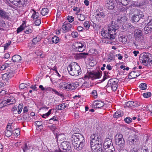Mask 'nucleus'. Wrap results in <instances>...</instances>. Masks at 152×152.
Listing matches in <instances>:
<instances>
[{"instance_id": "nucleus-1", "label": "nucleus", "mask_w": 152, "mask_h": 152, "mask_svg": "<svg viewBox=\"0 0 152 152\" xmlns=\"http://www.w3.org/2000/svg\"><path fill=\"white\" fill-rule=\"evenodd\" d=\"M118 28V25L112 22L111 25L108 26L107 30L102 31V35L106 39L110 40L114 39L115 37L116 31Z\"/></svg>"}, {"instance_id": "nucleus-2", "label": "nucleus", "mask_w": 152, "mask_h": 152, "mask_svg": "<svg viewBox=\"0 0 152 152\" xmlns=\"http://www.w3.org/2000/svg\"><path fill=\"white\" fill-rule=\"evenodd\" d=\"M67 69L69 74L72 76H76L81 73L80 67L75 62L72 63L69 65Z\"/></svg>"}, {"instance_id": "nucleus-3", "label": "nucleus", "mask_w": 152, "mask_h": 152, "mask_svg": "<svg viewBox=\"0 0 152 152\" xmlns=\"http://www.w3.org/2000/svg\"><path fill=\"white\" fill-rule=\"evenodd\" d=\"M152 58L149 54L145 53L141 54L139 57V60L141 63L148 67L152 68Z\"/></svg>"}, {"instance_id": "nucleus-4", "label": "nucleus", "mask_w": 152, "mask_h": 152, "mask_svg": "<svg viewBox=\"0 0 152 152\" xmlns=\"http://www.w3.org/2000/svg\"><path fill=\"white\" fill-rule=\"evenodd\" d=\"M101 74L102 72L101 71L90 72L85 75L84 78L86 79L91 78L92 80L99 78L101 76Z\"/></svg>"}, {"instance_id": "nucleus-5", "label": "nucleus", "mask_w": 152, "mask_h": 152, "mask_svg": "<svg viewBox=\"0 0 152 152\" xmlns=\"http://www.w3.org/2000/svg\"><path fill=\"white\" fill-rule=\"evenodd\" d=\"M118 82V80L114 78L110 79L108 82L106 87L109 88H111L113 91L117 89Z\"/></svg>"}, {"instance_id": "nucleus-6", "label": "nucleus", "mask_w": 152, "mask_h": 152, "mask_svg": "<svg viewBox=\"0 0 152 152\" xmlns=\"http://www.w3.org/2000/svg\"><path fill=\"white\" fill-rule=\"evenodd\" d=\"M127 142L131 145H137L139 143V138L137 135H132L130 136L128 138Z\"/></svg>"}, {"instance_id": "nucleus-7", "label": "nucleus", "mask_w": 152, "mask_h": 152, "mask_svg": "<svg viewBox=\"0 0 152 152\" xmlns=\"http://www.w3.org/2000/svg\"><path fill=\"white\" fill-rule=\"evenodd\" d=\"M15 102V99L13 96H11L7 100L2 101L0 103V108H2L3 107L7 105H10Z\"/></svg>"}, {"instance_id": "nucleus-8", "label": "nucleus", "mask_w": 152, "mask_h": 152, "mask_svg": "<svg viewBox=\"0 0 152 152\" xmlns=\"http://www.w3.org/2000/svg\"><path fill=\"white\" fill-rule=\"evenodd\" d=\"M102 142H97L94 145L91 143V149L93 152H103L104 149H102Z\"/></svg>"}, {"instance_id": "nucleus-9", "label": "nucleus", "mask_w": 152, "mask_h": 152, "mask_svg": "<svg viewBox=\"0 0 152 152\" xmlns=\"http://www.w3.org/2000/svg\"><path fill=\"white\" fill-rule=\"evenodd\" d=\"M90 144L92 143L93 144L95 143V142H102V140L100 134L96 133H94L91 135L90 137Z\"/></svg>"}, {"instance_id": "nucleus-10", "label": "nucleus", "mask_w": 152, "mask_h": 152, "mask_svg": "<svg viewBox=\"0 0 152 152\" xmlns=\"http://www.w3.org/2000/svg\"><path fill=\"white\" fill-rule=\"evenodd\" d=\"M78 83H67L64 88V89L69 91L75 89L78 86Z\"/></svg>"}, {"instance_id": "nucleus-11", "label": "nucleus", "mask_w": 152, "mask_h": 152, "mask_svg": "<svg viewBox=\"0 0 152 152\" xmlns=\"http://www.w3.org/2000/svg\"><path fill=\"white\" fill-rule=\"evenodd\" d=\"M72 142L74 141L84 140V138L80 134L78 133H75L72 135L71 138Z\"/></svg>"}, {"instance_id": "nucleus-12", "label": "nucleus", "mask_w": 152, "mask_h": 152, "mask_svg": "<svg viewBox=\"0 0 152 152\" xmlns=\"http://www.w3.org/2000/svg\"><path fill=\"white\" fill-rule=\"evenodd\" d=\"M61 148L66 150L65 152H72L70 146V144L68 142H63L61 144Z\"/></svg>"}, {"instance_id": "nucleus-13", "label": "nucleus", "mask_w": 152, "mask_h": 152, "mask_svg": "<svg viewBox=\"0 0 152 152\" xmlns=\"http://www.w3.org/2000/svg\"><path fill=\"white\" fill-rule=\"evenodd\" d=\"M104 148H114L112 144V140L109 138L105 139L103 144Z\"/></svg>"}, {"instance_id": "nucleus-14", "label": "nucleus", "mask_w": 152, "mask_h": 152, "mask_svg": "<svg viewBox=\"0 0 152 152\" xmlns=\"http://www.w3.org/2000/svg\"><path fill=\"white\" fill-rule=\"evenodd\" d=\"M134 36L136 40L138 41H140L143 39L142 32L140 30L137 29L135 30Z\"/></svg>"}, {"instance_id": "nucleus-15", "label": "nucleus", "mask_w": 152, "mask_h": 152, "mask_svg": "<svg viewBox=\"0 0 152 152\" xmlns=\"http://www.w3.org/2000/svg\"><path fill=\"white\" fill-rule=\"evenodd\" d=\"M75 48L79 52H82L85 49V47L82 43L80 42L75 43L74 44Z\"/></svg>"}, {"instance_id": "nucleus-16", "label": "nucleus", "mask_w": 152, "mask_h": 152, "mask_svg": "<svg viewBox=\"0 0 152 152\" xmlns=\"http://www.w3.org/2000/svg\"><path fill=\"white\" fill-rule=\"evenodd\" d=\"M126 105L128 107L133 108L139 106L140 105V104L137 102L131 101L127 102L126 103Z\"/></svg>"}, {"instance_id": "nucleus-17", "label": "nucleus", "mask_w": 152, "mask_h": 152, "mask_svg": "<svg viewBox=\"0 0 152 152\" xmlns=\"http://www.w3.org/2000/svg\"><path fill=\"white\" fill-rule=\"evenodd\" d=\"M105 6L108 9L112 10L114 9L115 5L113 0H106Z\"/></svg>"}, {"instance_id": "nucleus-18", "label": "nucleus", "mask_w": 152, "mask_h": 152, "mask_svg": "<svg viewBox=\"0 0 152 152\" xmlns=\"http://www.w3.org/2000/svg\"><path fill=\"white\" fill-rule=\"evenodd\" d=\"M72 27V25L69 23H67L64 22V25L62 26V28L63 31L64 33H65L67 31L71 30Z\"/></svg>"}, {"instance_id": "nucleus-19", "label": "nucleus", "mask_w": 152, "mask_h": 152, "mask_svg": "<svg viewBox=\"0 0 152 152\" xmlns=\"http://www.w3.org/2000/svg\"><path fill=\"white\" fill-rule=\"evenodd\" d=\"M13 4L18 7L22 6L23 4V0H9Z\"/></svg>"}, {"instance_id": "nucleus-20", "label": "nucleus", "mask_w": 152, "mask_h": 152, "mask_svg": "<svg viewBox=\"0 0 152 152\" xmlns=\"http://www.w3.org/2000/svg\"><path fill=\"white\" fill-rule=\"evenodd\" d=\"M82 140L80 142V141H74L72 142V145H73L75 149H77L79 148H82L83 146V143Z\"/></svg>"}, {"instance_id": "nucleus-21", "label": "nucleus", "mask_w": 152, "mask_h": 152, "mask_svg": "<svg viewBox=\"0 0 152 152\" xmlns=\"http://www.w3.org/2000/svg\"><path fill=\"white\" fill-rule=\"evenodd\" d=\"M88 56V53H81L75 55V58L77 59L85 58Z\"/></svg>"}, {"instance_id": "nucleus-22", "label": "nucleus", "mask_w": 152, "mask_h": 152, "mask_svg": "<svg viewBox=\"0 0 152 152\" xmlns=\"http://www.w3.org/2000/svg\"><path fill=\"white\" fill-rule=\"evenodd\" d=\"M105 15L103 12L98 13L95 16L96 19L98 21H101L105 17Z\"/></svg>"}, {"instance_id": "nucleus-23", "label": "nucleus", "mask_w": 152, "mask_h": 152, "mask_svg": "<svg viewBox=\"0 0 152 152\" xmlns=\"http://www.w3.org/2000/svg\"><path fill=\"white\" fill-rule=\"evenodd\" d=\"M76 15L77 18L79 21H84L86 18V15L84 13H81L77 14Z\"/></svg>"}, {"instance_id": "nucleus-24", "label": "nucleus", "mask_w": 152, "mask_h": 152, "mask_svg": "<svg viewBox=\"0 0 152 152\" xmlns=\"http://www.w3.org/2000/svg\"><path fill=\"white\" fill-rule=\"evenodd\" d=\"M0 17L7 19H8L9 17L7 13L4 11L0 9Z\"/></svg>"}, {"instance_id": "nucleus-25", "label": "nucleus", "mask_w": 152, "mask_h": 152, "mask_svg": "<svg viewBox=\"0 0 152 152\" xmlns=\"http://www.w3.org/2000/svg\"><path fill=\"white\" fill-rule=\"evenodd\" d=\"M21 59V57L18 55H16L13 56L12 58V60L13 62H18L20 61Z\"/></svg>"}, {"instance_id": "nucleus-26", "label": "nucleus", "mask_w": 152, "mask_h": 152, "mask_svg": "<svg viewBox=\"0 0 152 152\" xmlns=\"http://www.w3.org/2000/svg\"><path fill=\"white\" fill-rule=\"evenodd\" d=\"M115 142L116 144L118 145H121L124 144V141L123 138H115Z\"/></svg>"}, {"instance_id": "nucleus-27", "label": "nucleus", "mask_w": 152, "mask_h": 152, "mask_svg": "<svg viewBox=\"0 0 152 152\" xmlns=\"http://www.w3.org/2000/svg\"><path fill=\"white\" fill-rule=\"evenodd\" d=\"M141 15L139 14H137V15L135 14L132 17V19L133 21L135 22H137L140 19V18L141 17Z\"/></svg>"}, {"instance_id": "nucleus-28", "label": "nucleus", "mask_w": 152, "mask_h": 152, "mask_svg": "<svg viewBox=\"0 0 152 152\" xmlns=\"http://www.w3.org/2000/svg\"><path fill=\"white\" fill-rule=\"evenodd\" d=\"M24 32L27 34L31 33L33 31L32 28L29 26H25L24 28Z\"/></svg>"}, {"instance_id": "nucleus-29", "label": "nucleus", "mask_w": 152, "mask_h": 152, "mask_svg": "<svg viewBox=\"0 0 152 152\" xmlns=\"http://www.w3.org/2000/svg\"><path fill=\"white\" fill-rule=\"evenodd\" d=\"M152 30V27H150L147 25L144 28V31L145 34H147Z\"/></svg>"}, {"instance_id": "nucleus-30", "label": "nucleus", "mask_w": 152, "mask_h": 152, "mask_svg": "<svg viewBox=\"0 0 152 152\" xmlns=\"http://www.w3.org/2000/svg\"><path fill=\"white\" fill-rule=\"evenodd\" d=\"M104 105V103L103 102L101 101H98L95 103L94 106H96V108H99L103 107Z\"/></svg>"}, {"instance_id": "nucleus-31", "label": "nucleus", "mask_w": 152, "mask_h": 152, "mask_svg": "<svg viewBox=\"0 0 152 152\" xmlns=\"http://www.w3.org/2000/svg\"><path fill=\"white\" fill-rule=\"evenodd\" d=\"M127 20V18L124 16L120 17V18H118L117 19L118 22L120 23H124Z\"/></svg>"}, {"instance_id": "nucleus-32", "label": "nucleus", "mask_w": 152, "mask_h": 152, "mask_svg": "<svg viewBox=\"0 0 152 152\" xmlns=\"http://www.w3.org/2000/svg\"><path fill=\"white\" fill-rule=\"evenodd\" d=\"M25 26V23H22V24L20 26V27L18 28L17 30V33H18L23 30H24V28Z\"/></svg>"}, {"instance_id": "nucleus-33", "label": "nucleus", "mask_w": 152, "mask_h": 152, "mask_svg": "<svg viewBox=\"0 0 152 152\" xmlns=\"http://www.w3.org/2000/svg\"><path fill=\"white\" fill-rule=\"evenodd\" d=\"M122 112L120 111H118L114 114V117L115 118L120 117L122 116Z\"/></svg>"}, {"instance_id": "nucleus-34", "label": "nucleus", "mask_w": 152, "mask_h": 152, "mask_svg": "<svg viewBox=\"0 0 152 152\" xmlns=\"http://www.w3.org/2000/svg\"><path fill=\"white\" fill-rule=\"evenodd\" d=\"M59 39L58 37L55 36L52 38V41L53 43L57 44L59 42Z\"/></svg>"}, {"instance_id": "nucleus-35", "label": "nucleus", "mask_w": 152, "mask_h": 152, "mask_svg": "<svg viewBox=\"0 0 152 152\" xmlns=\"http://www.w3.org/2000/svg\"><path fill=\"white\" fill-rule=\"evenodd\" d=\"M136 72L135 71L131 72L129 75V76L131 77L132 78H134L139 76L140 74L139 73H138L137 74H136Z\"/></svg>"}, {"instance_id": "nucleus-36", "label": "nucleus", "mask_w": 152, "mask_h": 152, "mask_svg": "<svg viewBox=\"0 0 152 152\" xmlns=\"http://www.w3.org/2000/svg\"><path fill=\"white\" fill-rule=\"evenodd\" d=\"M48 10L47 8H44L42 9L41 13L43 16H44L48 14Z\"/></svg>"}, {"instance_id": "nucleus-37", "label": "nucleus", "mask_w": 152, "mask_h": 152, "mask_svg": "<svg viewBox=\"0 0 152 152\" xmlns=\"http://www.w3.org/2000/svg\"><path fill=\"white\" fill-rule=\"evenodd\" d=\"M66 107V106L64 103H63L61 104L58 105L56 107V109L58 110H62L64 109Z\"/></svg>"}, {"instance_id": "nucleus-38", "label": "nucleus", "mask_w": 152, "mask_h": 152, "mask_svg": "<svg viewBox=\"0 0 152 152\" xmlns=\"http://www.w3.org/2000/svg\"><path fill=\"white\" fill-rule=\"evenodd\" d=\"M140 88L142 90H145L147 88V84L145 83H141L140 85Z\"/></svg>"}, {"instance_id": "nucleus-39", "label": "nucleus", "mask_w": 152, "mask_h": 152, "mask_svg": "<svg viewBox=\"0 0 152 152\" xmlns=\"http://www.w3.org/2000/svg\"><path fill=\"white\" fill-rule=\"evenodd\" d=\"M32 11H33L34 12L31 18L33 19H36L38 17V15H38L39 13L38 12H37L34 10H32Z\"/></svg>"}, {"instance_id": "nucleus-40", "label": "nucleus", "mask_w": 152, "mask_h": 152, "mask_svg": "<svg viewBox=\"0 0 152 152\" xmlns=\"http://www.w3.org/2000/svg\"><path fill=\"white\" fill-rule=\"evenodd\" d=\"M35 125L37 126L38 127H40V129L42 128V123L41 121H37L35 122Z\"/></svg>"}, {"instance_id": "nucleus-41", "label": "nucleus", "mask_w": 152, "mask_h": 152, "mask_svg": "<svg viewBox=\"0 0 152 152\" xmlns=\"http://www.w3.org/2000/svg\"><path fill=\"white\" fill-rule=\"evenodd\" d=\"M119 39L120 40L124 43H125L127 41V37L124 36H121V37L119 38Z\"/></svg>"}, {"instance_id": "nucleus-42", "label": "nucleus", "mask_w": 152, "mask_h": 152, "mask_svg": "<svg viewBox=\"0 0 152 152\" xmlns=\"http://www.w3.org/2000/svg\"><path fill=\"white\" fill-rule=\"evenodd\" d=\"M64 136V135L63 134H58L56 133V137L57 140L60 139L61 140L62 139V138L64 140V138H65Z\"/></svg>"}, {"instance_id": "nucleus-43", "label": "nucleus", "mask_w": 152, "mask_h": 152, "mask_svg": "<svg viewBox=\"0 0 152 152\" xmlns=\"http://www.w3.org/2000/svg\"><path fill=\"white\" fill-rule=\"evenodd\" d=\"M103 152H115V148H104Z\"/></svg>"}, {"instance_id": "nucleus-44", "label": "nucleus", "mask_w": 152, "mask_h": 152, "mask_svg": "<svg viewBox=\"0 0 152 152\" xmlns=\"http://www.w3.org/2000/svg\"><path fill=\"white\" fill-rule=\"evenodd\" d=\"M14 132H11V131L5 130V134L6 136L8 137H10L12 134V133Z\"/></svg>"}, {"instance_id": "nucleus-45", "label": "nucleus", "mask_w": 152, "mask_h": 152, "mask_svg": "<svg viewBox=\"0 0 152 152\" xmlns=\"http://www.w3.org/2000/svg\"><path fill=\"white\" fill-rule=\"evenodd\" d=\"M84 26L86 29H88L90 26L89 22L88 21H86L83 24Z\"/></svg>"}, {"instance_id": "nucleus-46", "label": "nucleus", "mask_w": 152, "mask_h": 152, "mask_svg": "<svg viewBox=\"0 0 152 152\" xmlns=\"http://www.w3.org/2000/svg\"><path fill=\"white\" fill-rule=\"evenodd\" d=\"M23 104H19L18 106V114H20L21 113L22 110L23 108Z\"/></svg>"}, {"instance_id": "nucleus-47", "label": "nucleus", "mask_w": 152, "mask_h": 152, "mask_svg": "<svg viewBox=\"0 0 152 152\" xmlns=\"http://www.w3.org/2000/svg\"><path fill=\"white\" fill-rule=\"evenodd\" d=\"M148 18L149 21L147 25L150 27H152V18L151 17H148Z\"/></svg>"}, {"instance_id": "nucleus-48", "label": "nucleus", "mask_w": 152, "mask_h": 152, "mask_svg": "<svg viewBox=\"0 0 152 152\" xmlns=\"http://www.w3.org/2000/svg\"><path fill=\"white\" fill-rule=\"evenodd\" d=\"M40 41V38H38L37 37L33 39L32 40V43L33 44V45H34Z\"/></svg>"}, {"instance_id": "nucleus-49", "label": "nucleus", "mask_w": 152, "mask_h": 152, "mask_svg": "<svg viewBox=\"0 0 152 152\" xmlns=\"http://www.w3.org/2000/svg\"><path fill=\"white\" fill-rule=\"evenodd\" d=\"M151 94L150 92L145 93L143 94V96L145 98H148L151 96Z\"/></svg>"}, {"instance_id": "nucleus-50", "label": "nucleus", "mask_w": 152, "mask_h": 152, "mask_svg": "<svg viewBox=\"0 0 152 152\" xmlns=\"http://www.w3.org/2000/svg\"><path fill=\"white\" fill-rule=\"evenodd\" d=\"M130 1V0H122L120 3H121L123 5L125 6L128 4Z\"/></svg>"}, {"instance_id": "nucleus-51", "label": "nucleus", "mask_w": 152, "mask_h": 152, "mask_svg": "<svg viewBox=\"0 0 152 152\" xmlns=\"http://www.w3.org/2000/svg\"><path fill=\"white\" fill-rule=\"evenodd\" d=\"M51 110H52L50 109L49 110L47 113L43 114V115H42V117L43 118H45L51 114Z\"/></svg>"}, {"instance_id": "nucleus-52", "label": "nucleus", "mask_w": 152, "mask_h": 152, "mask_svg": "<svg viewBox=\"0 0 152 152\" xmlns=\"http://www.w3.org/2000/svg\"><path fill=\"white\" fill-rule=\"evenodd\" d=\"M91 94L94 98H96L97 97V92L96 90H93L91 92Z\"/></svg>"}, {"instance_id": "nucleus-53", "label": "nucleus", "mask_w": 152, "mask_h": 152, "mask_svg": "<svg viewBox=\"0 0 152 152\" xmlns=\"http://www.w3.org/2000/svg\"><path fill=\"white\" fill-rule=\"evenodd\" d=\"M66 83V82H63L60 83L59 85V87L61 88L62 89H64Z\"/></svg>"}, {"instance_id": "nucleus-54", "label": "nucleus", "mask_w": 152, "mask_h": 152, "mask_svg": "<svg viewBox=\"0 0 152 152\" xmlns=\"http://www.w3.org/2000/svg\"><path fill=\"white\" fill-rule=\"evenodd\" d=\"M8 75L7 74V73H6L3 74L2 76V79L3 80H8L9 79L8 77Z\"/></svg>"}, {"instance_id": "nucleus-55", "label": "nucleus", "mask_w": 152, "mask_h": 152, "mask_svg": "<svg viewBox=\"0 0 152 152\" xmlns=\"http://www.w3.org/2000/svg\"><path fill=\"white\" fill-rule=\"evenodd\" d=\"M7 74L8 75L9 79L13 77L14 75L13 72L12 71H10L8 72L7 73Z\"/></svg>"}, {"instance_id": "nucleus-56", "label": "nucleus", "mask_w": 152, "mask_h": 152, "mask_svg": "<svg viewBox=\"0 0 152 152\" xmlns=\"http://www.w3.org/2000/svg\"><path fill=\"white\" fill-rule=\"evenodd\" d=\"M8 66V64H5L2 65L0 68V70H3L6 69Z\"/></svg>"}, {"instance_id": "nucleus-57", "label": "nucleus", "mask_w": 152, "mask_h": 152, "mask_svg": "<svg viewBox=\"0 0 152 152\" xmlns=\"http://www.w3.org/2000/svg\"><path fill=\"white\" fill-rule=\"evenodd\" d=\"M132 119L131 118L129 117H127L124 119V121L128 124L129 123L132 121Z\"/></svg>"}, {"instance_id": "nucleus-58", "label": "nucleus", "mask_w": 152, "mask_h": 152, "mask_svg": "<svg viewBox=\"0 0 152 152\" xmlns=\"http://www.w3.org/2000/svg\"><path fill=\"white\" fill-rule=\"evenodd\" d=\"M7 124V127H6V130H8V131H11V132H13L12 130V129L11 127V125H12L11 124V125L9 124Z\"/></svg>"}, {"instance_id": "nucleus-59", "label": "nucleus", "mask_w": 152, "mask_h": 152, "mask_svg": "<svg viewBox=\"0 0 152 152\" xmlns=\"http://www.w3.org/2000/svg\"><path fill=\"white\" fill-rule=\"evenodd\" d=\"M67 20L69 22L72 23L74 20V18L72 16H68L67 17Z\"/></svg>"}, {"instance_id": "nucleus-60", "label": "nucleus", "mask_w": 152, "mask_h": 152, "mask_svg": "<svg viewBox=\"0 0 152 152\" xmlns=\"http://www.w3.org/2000/svg\"><path fill=\"white\" fill-rule=\"evenodd\" d=\"M133 4H132V5L135 6L136 7H139L141 6V5L140 3H139L137 1H135L133 2Z\"/></svg>"}, {"instance_id": "nucleus-61", "label": "nucleus", "mask_w": 152, "mask_h": 152, "mask_svg": "<svg viewBox=\"0 0 152 152\" xmlns=\"http://www.w3.org/2000/svg\"><path fill=\"white\" fill-rule=\"evenodd\" d=\"M26 85H27L26 84L21 83L19 86V88L21 89H23L26 88Z\"/></svg>"}, {"instance_id": "nucleus-62", "label": "nucleus", "mask_w": 152, "mask_h": 152, "mask_svg": "<svg viewBox=\"0 0 152 152\" xmlns=\"http://www.w3.org/2000/svg\"><path fill=\"white\" fill-rule=\"evenodd\" d=\"M52 91H53L57 95L59 96H63L62 94L59 93L58 92V91H57L56 90H55L53 88Z\"/></svg>"}, {"instance_id": "nucleus-63", "label": "nucleus", "mask_w": 152, "mask_h": 152, "mask_svg": "<svg viewBox=\"0 0 152 152\" xmlns=\"http://www.w3.org/2000/svg\"><path fill=\"white\" fill-rule=\"evenodd\" d=\"M11 43V42L10 41L8 42L7 43L5 44V45L4 47V50H6L7 49L8 47L10 45Z\"/></svg>"}, {"instance_id": "nucleus-64", "label": "nucleus", "mask_w": 152, "mask_h": 152, "mask_svg": "<svg viewBox=\"0 0 152 152\" xmlns=\"http://www.w3.org/2000/svg\"><path fill=\"white\" fill-rule=\"evenodd\" d=\"M41 23V21L40 20L37 19L34 22L35 25L36 26H39Z\"/></svg>"}]
</instances>
